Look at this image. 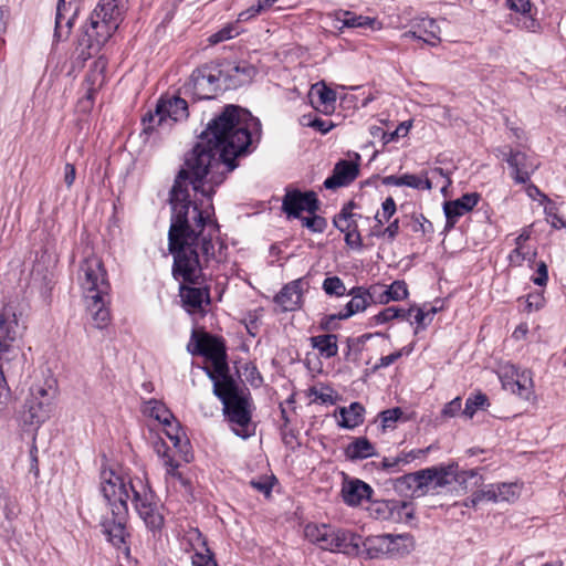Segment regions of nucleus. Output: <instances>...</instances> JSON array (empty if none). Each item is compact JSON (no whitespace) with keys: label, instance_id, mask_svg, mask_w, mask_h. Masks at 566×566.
<instances>
[{"label":"nucleus","instance_id":"f257e3e1","mask_svg":"<svg viewBox=\"0 0 566 566\" xmlns=\"http://www.w3.org/2000/svg\"><path fill=\"white\" fill-rule=\"evenodd\" d=\"M260 120L249 111L228 105L208 123L186 158V167L170 191L172 217L168 240L174 255L172 275L178 282L199 283L203 263L214 258L213 239L219 231L211 218L212 206L200 209L189 199V186L210 199L214 187L223 181L220 168L226 166L227 171H232L234 159L248 151L260 137Z\"/></svg>","mask_w":566,"mask_h":566},{"label":"nucleus","instance_id":"f03ea898","mask_svg":"<svg viewBox=\"0 0 566 566\" xmlns=\"http://www.w3.org/2000/svg\"><path fill=\"white\" fill-rule=\"evenodd\" d=\"M101 492L108 503V511L102 516L99 525L106 541L125 555L129 554L127 501L130 500L139 517L151 531L160 530L164 516L156 495L142 478H130L127 482L113 470L101 472Z\"/></svg>","mask_w":566,"mask_h":566},{"label":"nucleus","instance_id":"7ed1b4c3","mask_svg":"<svg viewBox=\"0 0 566 566\" xmlns=\"http://www.w3.org/2000/svg\"><path fill=\"white\" fill-rule=\"evenodd\" d=\"M126 1L99 0L77 40V50L82 59L97 53L111 39L122 22Z\"/></svg>","mask_w":566,"mask_h":566},{"label":"nucleus","instance_id":"20e7f679","mask_svg":"<svg viewBox=\"0 0 566 566\" xmlns=\"http://www.w3.org/2000/svg\"><path fill=\"white\" fill-rule=\"evenodd\" d=\"M304 532L306 538L322 549L349 556L360 552L361 537L349 531L328 524H307Z\"/></svg>","mask_w":566,"mask_h":566},{"label":"nucleus","instance_id":"39448f33","mask_svg":"<svg viewBox=\"0 0 566 566\" xmlns=\"http://www.w3.org/2000/svg\"><path fill=\"white\" fill-rule=\"evenodd\" d=\"M76 281L84 298L108 295L111 285L106 269L103 261L94 254L80 263Z\"/></svg>","mask_w":566,"mask_h":566},{"label":"nucleus","instance_id":"423d86ee","mask_svg":"<svg viewBox=\"0 0 566 566\" xmlns=\"http://www.w3.org/2000/svg\"><path fill=\"white\" fill-rule=\"evenodd\" d=\"M23 328L11 308H3L0 312V363H7V365L15 360L20 363L15 343L21 337Z\"/></svg>","mask_w":566,"mask_h":566},{"label":"nucleus","instance_id":"0eeeda50","mask_svg":"<svg viewBox=\"0 0 566 566\" xmlns=\"http://www.w3.org/2000/svg\"><path fill=\"white\" fill-rule=\"evenodd\" d=\"M220 65H203L191 74L188 87L198 99H210L226 90Z\"/></svg>","mask_w":566,"mask_h":566},{"label":"nucleus","instance_id":"6e6552de","mask_svg":"<svg viewBox=\"0 0 566 566\" xmlns=\"http://www.w3.org/2000/svg\"><path fill=\"white\" fill-rule=\"evenodd\" d=\"M188 104L178 96L163 97L159 99L155 113L144 117L145 130L154 129L169 123L184 120L188 117Z\"/></svg>","mask_w":566,"mask_h":566},{"label":"nucleus","instance_id":"1a4fd4ad","mask_svg":"<svg viewBox=\"0 0 566 566\" xmlns=\"http://www.w3.org/2000/svg\"><path fill=\"white\" fill-rule=\"evenodd\" d=\"M369 515L378 521L406 523L413 518L415 510L411 502L399 500H376L368 506Z\"/></svg>","mask_w":566,"mask_h":566},{"label":"nucleus","instance_id":"9d476101","mask_svg":"<svg viewBox=\"0 0 566 566\" xmlns=\"http://www.w3.org/2000/svg\"><path fill=\"white\" fill-rule=\"evenodd\" d=\"M52 402L48 390L43 386H33L24 403L22 419L24 423L39 427L51 415Z\"/></svg>","mask_w":566,"mask_h":566},{"label":"nucleus","instance_id":"9b49d317","mask_svg":"<svg viewBox=\"0 0 566 566\" xmlns=\"http://www.w3.org/2000/svg\"><path fill=\"white\" fill-rule=\"evenodd\" d=\"M499 376L502 387L506 391L524 400H531L534 396V382L530 370L520 369L514 365H507L501 369Z\"/></svg>","mask_w":566,"mask_h":566},{"label":"nucleus","instance_id":"f8f14e48","mask_svg":"<svg viewBox=\"0 0 566 566\" xmlns=\"http://www.w3.org/2000/svg\"><path fill=\"white\" fill-rule=\"evenodd\" d=\"M187 349L192 355H202L212 360L217 371H221L224 368V348L217 338L192 332Z\"/></svg>","mask_w":566,"mask_h":566},{"label":"nucleus","instance_id":"ddd939ff","mask_svg":"<svg viewBox=\"0 0 566 566\" xmlns=\"http://www.w3.org/2000/svg\"><path fill=\"white\" fill-rule=\"evenodd\" d=\"M83 0H59L55 14V41L69 39L74 21L82 9Z\"/></svg>","mask_w":566,"mask_h":566},{"label":"nucleus","instance_id":"4468645a","mask_svg":"<svg viewBox=\"0 0 566 566\" xmlns=\"http://www.w3.org/2000/svg\"><path fill=\"white\" fill-rule=\"evenodd\" d=\"M318 208V200L314 191L286 190L282 200V209L289 218H300L303 211L315 213Z\"/></svg>","mask_w":566,"mask_h":566},{"label":"nucleus","instance_id":"2eb2a0df","mask_svg":"<svg viewBox=\"0 0 566 566\" xmlns=\"http://www.w3.org/2000/svg\"><path fill=\"white\" fill-rule=\"evenodd\" d=\"M521 486L517 483H499L491 484L471 499L472 505H476L482 501L492 502H514L520 497Z\"/></svg>","mask_w":566,"mask_h":566},{"label":"nucleus","instance_id":"dca6fc26","mask_svg":"<svg viewBox=\"0 0 566 566\" xmlns=\"http://www.w3.org/2000/svg\"><path fill=\"white\" fill-rule=\"evenodd\" d=\"M222 72V78L226 90L237 88L241 85L250 83L256 74V69L247 63H226L220 64Z\"/></svg>","mask_w":566,"mask_h":566},{"label":"nucleus","instance_id":"f3484780","mask_svg":"<svg viewBox=\"0 0 566 566\" xmlns=\"http://www.w3.org/2000/svg\"><path fill=\"white\" fill-rule=\"evenodd\" d=\"M479 199L480 196L476 192H471L459 199L444 202L443 211L447 218V227H453L461 216L471 211L478 205Z\"/></svg>","mask_w":566,"mask_h":566},{"label":"nucleus","instance_id":"a211bd4d","mask_svg":"<svg viewBox=\"0 0 566 566\" xmlns=\"http://www.w3.org/2000/svg\"><path fill=\"white\" fill-rule=\"evenodd\" d=\"M108 295H98V297H86L85 306L91 321L96 328H104L111 322V313L107 307Z\"/></svg>","mask_w":566,"mask_h":566},{"label":"nucleus","instance_id":"6ab92c4d","mask_svg":"<svg viewBox=\"0 0 566 566\" xmlns=\"http://www.w3.org/2000/svg\"><path fill=\"white\" fill-rule=\"evenodd\" d=\"M371 494V486L359 479L346 481L342 488V497L349 506H357L364 500H370Z\"/></svg>","mask_w":566,"mask_h":566},{"label":"nucleus","instance_id":"aec40b11","mask_svg":"<svg viewBox=\"0 0 566 566\" xmlns=\"http://www.w3.org/2000/svg\"><path fill=\"white\" fill-rule=\"evenodd\" d=\"M352 298L343 311L338 313L339 319H347L350 316L364 312L373 303V294L369 290L357 286L348 293Z\"/></svg>","mask_w":566,"mask_h":566},{"label":"nucleus","instance_id":"412c9836","mask_svg":"<svg viewBox=\"0 0 566 566\" xmlns=\"http://www.w3.org/2000/svg\"><path fill=\"white\" fill-rule=\"evenodd\" d=\"M303 294V281L301 279L294 280L286 284L274 297L277 305L281 306L282 311H294L302 302Z\"/></svg>","mask_w":566,"mask_h":566},{"label":"nucleus","instance_id":"4be33fe9","mask_svg":"<svg viewBox=\"0 0 566 566\" xmlns=\"http://www.w3.org/2000/svg\"><path fill=\"white\" fill-rule=\"evenodd\" d=\"M358 175V165L353 161L342 160L336 164L333 176L324 181L327 189H335L350 184Z\"/></svg>","mask_w":566,"mask_h":566},{"label":"nucleus","instance_id":"5701e85b","mask_svg":"<svg viewBox=\"0 0 566 566\" xmlns=\"http://www.w3.org/2000/svg\"><path fill=\"white\" fill-rule=\"evenodd\" d=\"M191 285L189 283H180V297L187 311L196 312L201 308L203 303H210V295L207 287Z\"/></svg>","mask_w":566,"mask_h":566},{"label":"nucleus","instance_id":"b1692460","mask_svg":"<svg viewBox=\"0 0 566 566\" xmlns=\"http://www.w3.org/2000/svg\"><path fill=\"white\" fill-rule=\"evenodd\" d=\"M106 67L107 62L103 57H98L92 63L84 81V86L86 88V97L88 99H93L94 94L105 84Z\"/></svg>","mask_w":566,"mask_h":566},{"label":"nucleus","instance_id":"393cba45","mask_svg":"<svg viewBox=\"0 0 566 566\" xmlns=\"http://www.w3.org/2000/svg\"><path fill=\"white\" fill-rule=\"evenodd\" d=\"M223 407L232 423H235L241 429L249 424L251 416L249 411V402L245 397L239 396L223 405Z\"/></svg>","mask_w":566,"mask_h":566},{"label":"nucleus","instance_id":"a878e982","mask_svg":"<svg viewBox=\"0 0 566 566\" xmlns=\"http://www.w3.org/2000/svg\"><path fill=\"white\" fill-rule=\"evenodd\" d=\"M507 164L513 169V178L517 184H525L537 165L528 163L527 157L521 151H511Z\"/></svg>","mask_w":566,"mask_h":566},{"label":"nucleus","instance_id":"bb28decb","mask_svg":"<svg viewBox=\"0 0 566 566\" xmlns=\"http://www.w3.org/2000/svg\"><path fill=\"white\" fill-rule=\"evenodd\" d=\"M337 424L344 429H354L364 422L365 408L359 402H352L348 407H339Z\"/></svg>","mask_w":566,"mask_h":566},{"label":"nucleus","instance_id":"cd10ccee","mask_svg":"<svg viewBox=\"0 0 566 566\" xmlns=\"http://www.w3.org/2000/svg\"><path fill=\"white\" fill-rule=\"evenodd\" d=\"M336 20L342 23V28H369L371 30H381L382 24L376 18L356 14L350 11H342Z\"/></svg>","mask_w":566,"mask_h":566},{"label":"nucleus","instance_id":"c85d7f7f","mask_svg":"<svg viewBox=\"0 0 566 566\" xmlns=\"http://www.w3.org/2000/svg\"><path fill=\"white\" fill-rule=\"evenodd\" d=\"M311 346L316 349L323 358L329 359L338 353V337L335 334H324L312 336L310 338Z\"/></svg>","mask_w":566,"mask_h":566},{"label":"nucleus","instance_id":"c756f323","mask_svg":"<svg viewBox=\"0 0 566 566\" xmlns=\"http://www.w3.org/2000/svg\"><path fill=\"white\" fill-rule=\"evenodd\" d=\"M312 94L317 96L316 107L325 114L334 111L336 102V92L325 85L324 82L312 86Z\"/></svg>","mask_w":566,"mask_h":566},{"label":"nucleus","instance_id":"7c9ffc66","mask_svg":"<svg viewBox=\"0 0 566 566\" xmlns=\"http://www.w3.org/2000/svg\"><path fill=\"white\" fill-rule=\"evenodd\" d=\"M143 412L167 427H171V422L175 419L174 415L167 409V407L156 399L145 401L143 405Z\"/></svg>","mask_w":566,"mask_h":566},{"label":"nucleus","instance_id":"2f4dec72","mask_svg":"<svg viewBox=\"0 0 566 566\" xmlns=\"http://www.w3.org/2000/svg\"><path fill=\"white\" fill-rule=\"evenodd\" d=\"M361 543L368 558H378L390 553L389 534L368 537Z\"/></svg>","mask_w":566,"mask_h":566},{"label":"nucleus","instance_id":"473e14b6","mask_svg":"<svg viewBox=\"0 0 566 566\" xmlns=\"http://www.w3.org/2000/svg\"><path fill=\"white\" fill-rule=\"evenodd\" d=\"M350 460L367 459L375 454V447L364 437L356 438L345 450Z\"/></svg>","mask_w":566,"mask_h":566},{"label":"nucleus","instance_id":"72a5a7b5","mask_svg":"<svg viewBox=\"0 0 566 566\" xmlns=\"http://www.w3.org/2000/svg\"><path fill=\"white\" fill-rule=\"evenodd\" d=\"M389 548L391 556H403L413 549V541L410 535H390L389 534Z\"/></svg>","mask_w":566,"mask_h":566},{"label":"nucleus","instance_id":"f704fd0d","mask_svg":"<svg viewBox=\"0 0 566 566\" xmlns=\"http://www.w3.org/2000/svg\"><path fill=\"white\" fill-rule=\"evenodd\" d=\"M408 296V287L403 281H395L379 295L378 302L387 304L390 301H401Z\"/></svg>","mask_w":566,"mask_h":566},{"label":"nucleus","instance_id":"c9c22d12","mask_svg":"<svg viewBox=\"0 0 566 566\" xmlns=\"http://www.w3.org/2000/svg\"><path fill=\"white\" fill-rule=\"evenodd\" d=\"M458 467L449 464L447 467L436 468V474L433 476L432 490L444 488L457 481Z\"/></svg>","mask_w":566,"mask_h":566},{"label":"nucleus","instance_id":"e433bc0d","mask_svg":"<svg viewBox=\"0 0 566 566\" xmlns=\"http://www.w3.org/2000/svg\"><path fill=\"white\" fill-rule=\"evenodd\" d=\"M356 213H353L349 207H344L342 211L334 218V226L344 234L357 228Z\"/></svg>","mask_w":566,"mask_h":566},{"label":"nucleus","instance_id":"4c0bfd02","mask_svg":"<svg viewBox=\"0 0 566 566\" xmlns=\"http://www.w3.org/2000/svg\"><path fill=\"white\" fill-rule=\"evenodd\" d=\"M434 474L436 468H428L406 475L405 480L409 484H415L418 489H432Z\"/></svg>","mask_w":566,"mask_h":566},{"label":"nucleus","instance_id":"58836bf2","mask_svg":"<svg viewBox=\"0 0 566 566\" xmlns=\"http://www.w3.org/2000/svg\"><path fill=\"white\" fill-rule=\"evenodd\" d=\"M490 406L489 398L485 394L479 391L474 395H471L465 400V407L463 410V416L469 419H472L473 416L480 409H485Z\"/></svg>","mask_w":566,"mask_h":566},{"label":"nucleus","instance_id":"ea45409f","mask_svg":"<svg viewBox=\"0 0 566 566\" xmlns=\"http://www.w3.org/2000/svg\"><path fill=\"white\" fill-rule=\"evenodd\" d=\"M403 186L417 190H431L433 188L429 172L422 171L420 175L403 174Z\"/></svg>","mask_w":566,"mask_h":566},{"label":"nucleus","instance_id":"a19ab883","mask_svg":"<svg viewBox=\"0 0 566 566\" xmlns=\"http://www.w3.org/2000/svg\"><path fill=\"white\" fill-rule=\"evenodd\" d=\"M214 394L221 399L222 403L226 405L230 400L239 397V392L234 384L229 379L214 382Z\"/></svg>","mask_w":566,"mask_h":566},{"label":"nucleus","instance_id":"79ce46f5","mask_svg":"<svg viewBox=\"0 0 566 566\" xmlns=\"http://www.w3.org/2000/svg\"><path fill=\"white\" fill-rule=\"evenodd\" d=\"M535 256V249L527 245H515V249L509 255V261L511 265L521 266L524 261H532Z\"/></svg>","mask_w":566,"mask_h":566},{"label":"nucleus","instance_id":"37998d69","mask_svg":"<svg viewBox=\"0 0 566 566\" xmlns=\"http://www.w3.org/2000/svg\"><path fill=\"white\" fill-rule=\"evenodd\" d=\"M417 28L420 33L426 38H429L431 41H437V45L440 42V28L437 24L436 20L429 18H422L417 23Z\"/></svg>","mask_w":566,"mask_h":566},{"label":"nucleus","instance_id":"c03bdc74","mask_svg":"<svg viewBox=\"0 0 566 566\" xmlns=\"http://www.w3.org/2000/svg\"><path fill=\"white\" fill-rule=\"evenodd\" d=\"M184 541L192 552H207V541L198 528H190L188 532H186Z\"/></svg>","mask_w":566,"mask_h":566},{"label":"nucleus","instance_id":"a18cd8bd","mask_svg":"<svg viewBox=\"0 0 566 566\" xmlns=\"http://www.w3.org/2000/svg\"><path fill=\"white\" fill-rule=\"evenodd\" d=\"M322 287L328 295L343 296L346 292V286L338 276L326 277Z\"/></svg>","mask_w":566,"mask_h":566},{"label":"nucleus","instance_id":"49530a36","mask_svg":"<svg viewBox=\"0 0 566 566\" xmlns=\"http://www.w3.org/2000/svg\"><path fill=\"white\" fill-rule=\"evenodd\" d=\"M396 212V202L391 197H388L381 205V212H377L375 220L378 226L387 222Z\"/></svg>","mask_w":566,"mask_h":566},{"label":"nucleus","instance_id":"de8ad7c7","mask_svg":"<svg viewBox=\"0 0 566 566\" xmlns=\"http://www.w3.org/2000/svg\"><path fill=\"white\" fill-rule=\"evenodd\" d=\"M192 566H217V563L213 558V554L207 547V552L205 551H196L191 555Z\"/></svg>","mask_w":566,"mask_h":566},{"label":"nucleus","instance_id":"09e8293b","mask_svg":"<svg viewBox=\"0 0 566 566\" xmlns=\"http://www.w3.org/2000/svg\"><path fill=\"white\" fill-rule=\"evenodd\" d=\"M402 413V410L398 407L381 411L379 417L381 420L382 428H391L394 423H396L399 420Z\"/></svg>","mask_w":566,"mask_h":566},{"label":"nucleus","instance_id":"8fccbe9b","mask_svg":"<svg viewBox=\"0 0 566 566\" xmlns=\"http://www.w3.org/2000/svg\"><path fill=\"white\" fill-rule=\"evenodd\" d=\"M312 217L302 218L303 227H306L312 232H323L326 228V220L323 217L312 213Z\"/></svg>","mask_w":566,"mask_h":566},{"label":"nucleus","instance_id":"3c124183","mask_svg":"<svg viewBox=\"0 0 566 566\" xmlns=\"http://www.w3.org/2000/svg\"><path fill=\"white\" fill-rule=\"evenodd\" d=\"M239 32L233 25H227L218 32L209 36L210 44H218L222 41L230 40L235 36Z\"/></svg>","mask_w":566,"mask_h":566},{"label":"nucleus","instance_id":"603ef678","mask_svg":"<svg viewBox=\"0 0 566 566\" xmlns=\"http://www.w3.org/2000/svg\"><path fill=\"white\" fill-rule=\"evenodd\" d=\"M415 314V321L418 324V327L426 326L428 322H431L433 315L437 313L436 307H430V310L424 311L421 307L412 306Z\"/></svg>","mask_w":566,"mask_h":566},{"label":"nucleus","instance_id":"864d4df0","mask_svg":"<svg viewBox=\"0 0 566 566\" xmlns=\"http://www.w3.org/2000/svg\"><path fill=\"white\" fill-rule=\"evenodd\" d=\"M545 214L547 222L555 229L566 227V222L556 213L553 202L545 206Z\"/></svg>","mask_w":566,"mask_h":566},{"label":"nucleus","instance_id":"5fc2aeb1","mask_svg":"<svg viewBox=\"0 0 566 566\" xmlns=\"http://www.w3.org/2000/svg\"><path fill=\"white\" fill-rule=\"evenodd\" d=\"M426 172H429V177L431 178V181L433 182V180L437 178V177H441L443 179V184L441 186V191L442 192H446V190L451 186L452 181L450 179V175L447 170L440 168V167H434L430 170H426Z\"/></svg>","mask_w":566,"mask_h":566},{"label":"nucleus","instance_id":"6e6d98bb","mask_svg":"<svg viewBox=\"0 0 566 566\" xmlns=\"http://www.w3.org/2000/svg\"><path fill=\"white\" fill-rule=\"evenodd\" d=\"M411 127L410 122H402L392 133H382L384 144H389L399 136H406Z\"/></svg>","mask_w":566,"mask_h":566},{"label":"nucleus","instance_id":"4d7b16f0","mask_svg":"<svg viewBox=\"0 0 566 566\" xmlns=\"http://www.w3.org/2000/svg\"><path fill=\"white\" fill-rule=\"evenodd\" d=\"M398 317V312L396 311L395 306L387 307L379 312L377 315H375L371 319L374 324L380 325L385 324L394 318Z\"/></svg>","mask_w":566,"mask_h":566},{"label":"nucleus","instance_id":"13d9d810","mask_svg":"<svg viewBox=\"0 0 566 566\" xmlns=\"http://www.w3.org/2000/svg\"><path fill=\"white\" fill-rule=\"evenodd\" d=\"M517 24L530 32H536L539 29V22L533 17L532 11L528 14L521 15Z\"/></svg>","mask_w":566,"mask_h":566},{"label":"nucleus","instance_id":"bf43d9fd","mask_svg":"<svg viewBox=\"0 0 566 566\" xmlns=\"http://www.w3.org/2000/svg\"><path fill=\"white\" fill-rule=\"evenodd\" d=\"M345 243L353 250H360L363 248L361 235L358 231V227L356 229H352L350 232L345 234Z\"/></svg>","mask_w":566,"mask_h":566},{"label":"nucleus","instance_id":"052dcab7","mask_svg":"<svg viewBox=\"0 0 566 566\" xmlns=\"http://www.w3.org/2000/svg\"><path fill=\"white\" fill-rule=\"evenodd\" d=\"M507 6L512 11L523 14H528L532 11V3L530 0H507Z\"/></svg>","mask_w":566,"mask_h":566},{"label":"nucleus","instance_id":"680f3d73","mask_svg":"<svg viewBox=\"0 0 566 566\" xmlns=\"http://www.w3.org/2000/svg\"><path fill=\"white\" fill-rule=\"evenodd\" d=\"M11 364L7 365V363H0V405L8 395V386L4 375L11 371Z\"/></svg>","mask_w":566,"mask_h":566},{"label":"nucleus","instance_id":"e2e57ef3","mask_svg":"<svg viewBox=\"0 0 566 566\" xmlns=\"http://www.w3.org/2000/svg\"><path fill=\"white\" fill-rule=\"evenodd\" d=\"M461 406H462L461 398L455 397L453 400H451L443 407L441 415L443 417L452 418L460 412Z\"/></svg>","mask_w":566,"mask_h":566},{"label":"nucleus","instance_id":"0e129e2a","mask_svg":"<svg viewBox=\"0 0 566 566\" xmlns=\"http://www.w3.org/2000/svg\"><path fill=\"white\" fill-rule=\"evenodd\" d=\"M545 298L542 293L528 294L526 300V307L530 312L538 311L544 306Z\"/></svg>","mask_w":566,"mask_h":566},{"label":"nucleus","instance_id":"69168bd1","mask_svg":"<svg viewBox=\"0 0 566 566\" xmlns=\"http://www.w3.org/2000/svg\"><path fill=\"white\" fill-rule=\"evenodd\" d=\"M398 232H399V221H398V219H396L387 228H385L381 231H376L375 230L373 232V234H375V235H385L390 241H392L397 237Z\"/></svg>","mask_w":566,"mask_h":566},{"label":"nucleus","instance_id":"338daca9","mask_svg":"<svg viewBox=\"0 0 566 566\" xmlns=\"http://www.w3.org/2000/svg\"><path fill=\"white\" fill-rule=\"evenodd\" d=\"M548 281V271L545 262H541L537 268V275L533 277V282L536 285L544 286Z\"/></svg>","mask_w":566,"mask_h":566},{"label":"nucleus","instance_id":"774afa93","mask_svg":"<svg viewBox=\"0 0 566 566\" xmlns=\"http://www.w3.org/2000/svg\"><path fill=\"white\" fill-rule=\"evenodd\" d=\"M403 349L395 352L390 355L384 356L379 359V363L377 364V368L380 367H388L391 364H394L397 359H399L402 356Z\"/></svg>","mask_w":566,"mask_h":566}]
</instances>
